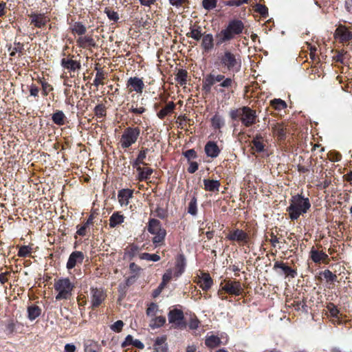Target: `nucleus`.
Listing matches in <instances>:
<instances>
[{"label": "nucleus", "instance_id": "nucleus-1", "mask_svg": "<svg viewBox=\"0 0 352 352\" xmlns=\"http://www.w3.org/2000/svg\"><path fill=\"white\" fill-rule=\"evenodd\" d=\"M217 82L219 84L214 87L215 90L219 93H223L225 89H228L232 87L234 80L223 74H210L203 80V89L206 92H210L212 87Z\"/></svg>", "mask_w": 352, "mask_h": 352}, {"label": "nucleus", "instance_id": "nucleus-2", "mask_svg": "<svg viewBox=\"0 0 352 352\" xmlns=\"http://www.w3.org/2000/svg\"><path fill=\"white\" fill-rule=\"evenodd\" d=\"M310 207L309 199L298 194L292 197L290 204L287 208V211L292 220H296L301 214L306 213Z\"/></svg>", "mask_w": 352, "mask_h": 352}, {"label": "nucleus", "instance_id": "nucleus-3", "mask_svg": "<svg viewBox=\"0 0 352 352\" xmlns=\"http://www.w3.org/2000/svg\"><path fill=\"white\" fill-rule=\"evenodd\" d=\"M220 65L224 69L233 73H238L241 68V59L238 54L226 50L219 57Z\"/></svg>", "mask_w": 352, "mask_h": 352}, {"label": "nucleus", "instance_id": "nucleus-4", "mask_svg": "<svg viewBox=\"0 0 352 352\" xmlns=\"http://www.w3.org/2000/svg\"><path fill=\"white\" fill-rule=\"evenodd\" d=\"M244 29L243 23L239 19H234L229 22L226 29L221 31L219 36H221L219 43H223L230 41L235 36L242 33Z\"/></svg>", "mask_w": 352, "mask_h": 352}, {"label": "nucleus", "instance_id": "nucleus-5", "mask_svg": "<svg viewBox=\"0 0 352 352\" xmlns=\"http://www.w3.org/2000/svg\"><path fill=\"white\" fill-rule=\"evenodd\" d=\"M148 231L155 235L152 239L153 243L155 247L161 245L166 237V231L162 228L161 223L159 220L151 219L148 224Z\"/></svg>", "mask_w": 352, "mask_h": 352}, {"label": "nucleus", "instance_id": "nucleus-6", "mask_svg": "<svg viewBox=\"0 0 352 352\" xmlns=\"http://www.w3.org/2000/svg\"><path fill=\"white\" fill-rule=\"evenodd\" d=\"M74 286L67 278L58 279L54 283V289L57 292L56 300H67L72 296Z\"/></svg>", "mask_w": 352, "mask_h": 352}, {"label": "nucleus", "instance_id": "nucleus-7", "mask_svg": "<svg viewBox=\"0 0 352 352\" xmlns=\"http://www.w3.org/2000/svg\"><path fill=\"white\" fill-rule=\"evenodd\" d=\"M140 134L138 127H127L121 135L120 144L122 148H127L135 144Z\"/></svg>", "mask_w": 352, "mask_h": 352}, {"label": "nucleus", "instance_id": "nucleus-8", "mask_svg": "<svg viewBox=\"0 0 352 352\" xmlns=\"http://www.w3.org/2000/svg\"><path fill=\"white\" fill-rule=\"evenodd\" d=\"M241 111L240 120L245 126L249 127L256 123L257 118L256 111L248 107H243L241 108Z\"/></svg>", "mask_w": 352, "mask_h": 352}, {"label": "nucleus", "instance_id": "nucleus-9", "mask_svg": "<svg viewBox=\"0 0 352 352\" xmlns=\"http://www.w3.org/2000/svg\"><path fill=\"white\" fill-rule=\"evenodd\" d=\"M168 319L175 328H182L185 327L184 322V316L182 310L178 309H173L168 312Z\"/></svg>", "mask_w": 352, "mask_h": 352}, {"label": "nucleus", "instance_id": "nucleus-10", "mask_svg": "<svg viewBox=\"0 0 352 352\" xmlns=\"http://www.w3.org/2000/svg\"><path fill=\"white\" fill-rule=\"evenodd\" d=\"M106 294L102 288H91L90 292V300L91 307H99L105 300Z\"/></svg>", "mask_w": 352, "mask_h": 352}, {"label": "nucleus", "instance_id": "nucleus-11", "mask_svg": "<svg viewBox=\"0 0 352 352\" xmlns=\"http://www.w3.org/2000/svg\"><path fill=\"white\" fill-rule=\"evenodd\" d=\"M222 289L229 294L239 296L242 291L241 285L239 281H226V284L222 286Z\"/></svg>", "mask_w": 352, "mask_h": 352}, {"label": "nucleus", "instance_id": "nucleus-12", "mask_svg": "<svg viewBox=\"0 0 352 352\" xmlns=\"http://www.w3.org/2000/svg\"><path fill=\"white\" fill-rule=\"evenodd\" d=\"M83 259L84 254L82 252L74 251L69 255L66 267L68 270L73 269L78 264L82 263Z\"/></svg>", "mask_w": 352, "mask_h": 352}, {"label": "nucleus", "instance_id": "nucleus-13", "mask_svg": "<svg viewBox=\"0 0 352 352\" xmlns=\"http://www.w3.org/2000/svg\"><path fill=\"white\" fill-rule=\"evenodd\" d=\"M127 87H131V91H134L138 94H142L144 88L143 80L138 77H131L127 80Z\"/></svg>", "mask_w": 352, "mask_h": 352}, {"label": "nucleus", "instance_id": "nucleus-14", "mask_svg": "<svg viewBox=\"0 0 352 352\" xmlns=\"http://www.w3.org/2000/svg\"><path fill=\"white\" fill-rule=\"evenodd\" d=\"M227 239L230 241H235L239 243H247L248 236L246 232L242 230L236 229L232 232H230L227 236Z\"/></svg>", "mask_w": 352, "mask_h": 352}, {"label": "nucleus", "instance_id": "nucleus-15", "mask_svg": "<svg viewBox=\"0 0 352 352\" xmlns=\"http://www.w3.org/2000/svg\"><path fill=\"white\" fill-rule=\"evenodd\" d=\"M30 16L31 18V23L38 28L44 27L50 21L49 18L43 14L33 13Z\"/></svg>", "mask_w": 352, "mask_h": 352}, {"label": "nucleus", "instance_id": "nucleus-16", "mask_svg": "<svg viewBox=\"0 0 352 352\" xmlns=\"http://www.w3.org/2000/svg\"><path fill=\"white\" fill-rule=\"evenodd\" d=\"M186 265V258L183 254H179L176 257L175 268L174 276L175 277L180 276L184 272Z\"/></svg>", "mask_w": 352, "mask_h": 352}, {"label": "nucleus", "instance_id": "nucleus-17", "mask_svg": "<svg viewBox=\"0 0 352 352\" xmlns=\"http://www.w3.org/2000/svg\"><path fill=\"white\" fill-rule=\"evenodd\" d=\"M166 341V336L157 337L155 339V343L153 344V352H168V349Z\"/></svg>", "mask_w": 352, "mask_h": 352}, {"label": "nucleus", "instance_id": "nucleus-18", "mask_svg": "<svg viewBox=\"0 0 352 352\" xmlns=\"http://www.w3.org/2000/svg\"><path fill=\"white\" fill-rule=\"evenodd\" d=\"M198 284L203 290L206 291L212 287L213 280L209 274L201 273L199 277Z\"/></svg>", "mask_w": 352, "mask_h": 352}, {"label": "nucleus", "instance_id": "nucleus-19", "mask_svg": "<svg viewBox=\"0 0 352 352\" xmlns=\"http://www.w3.org/2000/svg\"><path fill=\"white\" fill-rule=\"evenodd\" d=\"M133 196V190L129 189H122L118 191V199L120 204L127 206L129 203V200Z\"/></svg>", "mask_w": 352, "mask_h": 352}, {"label": "nucleus", "instance_id": "nucleus-20", "mask_svg": "<svg viewBox=\"0 0 352 352\" xmlns=\"http://www.w3.org/2000/svg\"><path fill=\"white\" fill-rule=\"evenodd\" d=\"M336 36L339 38L341 42H346L352 40V33L342 26L336 29Z\"/></svg>", "mask_w": 352, "mask_h": 352}, {"label": "nucleus", "instance_id": "nucleus-21", "mask_svg": "<svg viewBox=\"0 0 352 352\" xmlns=\"http://www.w3.org/2000/svg\"><path fill=\"white\" fill-rule=\"evenodd\" d=\"M201 47L205 52H209L214 47V38L212 34L204 35L201 40Z\"/></svg>", "mask_w": 352, "mask_h": 352}, {"label": "nucleus", "instance_id": "nucleus-22", "mask_svg": "<svg viewBox=\"0 0 352 352\" xmlns=\"http://www.w3.org/2000/svg\"><path fill=\"white\" fill-rule=\"evenodd\" d=\"M205 152L207 156L214 158L219 155L220 150L215 142H208L205 146Z\"/></svg>", "mask_w": 352, "mask_h": 352}, {"label": "nucleus", "instance_id": "nucleus-23", "mask_svg": "<svg viewBox=\"0 0 352 352\" xmlns=\"http://www.w3.org/2000/svg\"><path fill=\"white\" fill-rule=\"evenodd\" d=\"M76 42L78 46L82 48H86L87 47H96L95 41L91 36H80L77 39Z\"/></svg>", "mask_w": 352, "mask_h": 352}, {"label": "nucleus", "instance_id": "nucleus-24", "mask_svg": "<svg viewBox=\"0 0 352 352\" xmlns=\"http://www.w3.org/2000/svg\"><path fill=\"white\" fill-rule=\"evenodd\" d=\"M278 268H280L281 269V270L283 271V272L286 275V276H289L292 278H294L297 273L295 270H292L291 267H289V266L286 265L284 263H282V262H276L274 265V269L276 270V269H278Z\"/></svg>", "mask_w": 352, "mask_h": 352}, {"label": "nucleus", "instance_id": "nucleus-25", "mask_svg": "<svg viewBox=\"0 0 352 352\" xmlns=\"http://www.w3.org/2000/svg\"><path fill=\"white\" fill-rule=\"evenodd\" d=\"M204 34L201 32V28L198 25L190 26V32L186 33L187 37H190L195 41H199L201 38L204 36Z\"/></svg>", "mask_w": 352, "mask_h": 352}, {"label": "nucleus", "instance_id": "nucleus-26", "mask_svg": "<svg viewBox=\"0 0 352 352\" xmlns=\"http://www.w3.org/2000/svg\"><path fill=\"white\" fill-rule=\"evenodd\" d=\"M125 217L119 212H113L109 218V226L116 228L124 222Z\"/></svg>", "mask_w": 352, "mask_h": 352}, {"label": "nucleus", "instance_id": "nucleus-27", "mask_svg": "<svg viewBox=\"0 0 352 352\" xmlns=\"http://www.w3.org/2000/svg\"><path fill=\"white\" fill-rule=\"evenodd\" d=\"M204 189L207 191L214 192L219 191L220 182L214 179H204Z\"/></svg>", "mask_w": 352, "mask_h": 352}, {"label": "nucleus", "instance_id": "nucleus-28", "mask_svg": "<svg viewBox=\"0 0 352 352\" xmlns=\"http://www.w3.org/2000/svg\"><path fill=\"white\" fill-rule=\"evenodd\" d=\"M61 65L69 71L74 72L77 69H79L80 67V63L72 59H67V58H63L61 60Z\"/></svg>", "mask_w": 352, "mask_h": 352}, {"label": "nucleus", "instance_id": "nucleus-29", "mask_svg": "<svg viewBox=\"0 0 352 352\" xmlns=\"http://www.w3.org/2000/svg\"><path fill=\"white\" fill-rule=\"evenodd\" d=\"M175 104L173 102H169L164 108H162L157 114L160 119H164L166 116L170 114L174 109Z\"/></svg>", "mask_w": 352, "mask_h": 352}, {"label": "nucleus", "instance_id": "nucleus-30", "mask_svg": "<svg viewBox=\"0 0 352 352\" xmlns=\"http://www.w3.org/2000/svg\"><path fill=\"white\" fill-rule=\"evenodd\" d=\"M41 313V309L36 305H31L28 307V317L30 320H34L38 318Z\"/></svg>", "mask_w": 352, "mask_h": 352}, {"label": "nucleus", "instance_id": "nucleus-31", "mask_svg": "<svg viewBox=\"0 0 352 352\" xmlns=\"http://www.w3.org/2000/svg\"><path fill=\"white\" fill-rule=\"evenodd\" d=\"M310 254L311 258L314 263H320L327 258V255L325 253L319 252L314 248L311 249Z\"/></svg>", "mask_w": 352, "mask_h": 352}, {"label": "nucleus", "instance_id": "nucleus-32", "mask_svg": "<svg viewBox=\"0 0 352 352\" xmlns=\"http://www.w3.org/2000/svg\"><path fill=\"white\" fill-rule=\"evenodd\" d=\"M212 126L214 129H220L225 125V120L222 116L219 114H215L211 118Z\"/></svg>", "mask_w": 352, "mask_h": 352}, {"label": "nucleus", "instance_id": "nucleus-33", "mask_svg": "<svg viewBox=\"0 0 352 352\" xmlns=\"http://www.w3.org/2000/svg\"><path fill=\"white\" fill-rule=\"evenodd\" d=\"M65 116L62 111H57L52 116V120L57 125L61 126L65 123Z\"/></svg>", "mask_w": 352, "mask_h": 352}, {"label": "nucleus", "instance_id": "nucleus-34", "mask_svg": "<svg viewBox=\"0 0 352 352\" xmlns=\"http://www.w3.org/2000/svg\"><path fill=\"white\" fill-rule=\"evenodd\" d=\"M72 31L74 34L83 35L87 32V28L80 22H75L72 26Z\"/></svg>", "mask_w": 352, "mask_h": 352}, {"label": "nucleus", "instance_id": "nucleus-35", "mask_svg": "<svg viewBox=\"0 0 352 352\" xmlns=\"http://www.w3.org/2000/svg\"><path fill=\"white\" fill-rule=\"evenodd\" d=\"M262 139L263 138L261 135H256L252 142L254 148L257 152H262L264 151L265 145Z\"/></svg>", "mask_w": 352, "mask_h": 352}, {"label": "nucleus", "instance_id": "nucleus-36", "mask_svg": "<svg viewBox=\"0 0 352 352\" xmlns=\"http://www.w3.org/2000/svg\"><path fill=\"white\" fill-rule=\"evenodd\" d=\"M166 322V318L164 316H157L153 318L149 324L152 329H156L162 327Z\"/></svg>", "mask_w": 352, "mask_h": 352}, {"label": "nucleus", "instance_id": "nucleus-37", "mask_svg": "<svg viewBox=\"0 0 352 352\" xmlns=\"http://www.w3.org/2000/svg\"><path fill=\"white\" fill-rule=\"evenodd\" d=\"M175 80L180 85H185L187 82V72L184 69H179Z\"/></svg>", "mask_w": 352, "mask_h": 352}, {"label": "nucleus", "instance_id": "nucleus-38", "mask_svg": "<svg viewBox=\"0 0 352 352\" xmlns=\"http://www.w3.org/2000/svg\"><path fill=\"white\" fill-rule=\"evenodd\" d=\"M221 341L219 337L216 336H211L206 338L205 344L210 348H214L220 344Z\"/></svg>", "mask_w": 352, "mask_h": 352}, {"label": "nucleus", "instance_id": "nucleus-39", "mask_svg": "<svg viewBox=\"0 0 352 352\" xmlns=\"http://www.w3.org/2000/svg\"><path fill=\"white\" fill-rule=\"evenodd\" d=\"M97 72L96 74V77L94 80V85H95L96 87H98V85H102L103 84V80L105 78V75H104V72L100 69H98V68H96Z\"/></svg>", "mask_w": 352, "mask_h": 352}, {"label": "nucleus", "instance_id": "nucleus-40", "mask_svg": "<svg viewBox=\"0 0 352 352\" xmlns=\"http://www.w3.org/2000/svg\"><path fill=\"white\" fill-rule=\"evenodd\" d=\"M126 254L130 259H132L137 256L140 257V254H141L140 248L135 245H132L129 248Z\"/></svg>", "mask_w": 352, "mask_h": 352}, {"label": "nucleus", "instance_id": "nucleus-41", "mask_svg": "<svg viewBox=\"0 0 352 352\" xmlns=\"http://www.w3.org/2000/svg\"><path fill=\"white\" fill-rule=\"evenodd\" d=\"M140 258L142 260L157 262L160 260V256L157 254L144 252L140 254Z\"/></svg>", "mask_w": 352, "mask_h": 352}, {"label": "nucleus", "instance_id": "nucleus-42", "mask_svg": "<svg viewBox=\"0 0 352 352\" xmlns=\"http://www.w3.org/2000/svg\"><path fill=\"white\" fill-rule=\"evenodd\" d=\"M272 106L277 109V110H282L287 107L286 102L281 100V99H274L271 101Z\"/></svg>", "mask_w": 352, "mask_h": 352}, {"label": "nucleus", "instance_id": "nucleus-43", "mask_svg": "<svg viewBox=\"0 0 352 352\" xmlns=\"http://www.w3.org/2000/svg\"><path fill=\"white\" fill-rule=\"evenodd\" d=\"M147 151H148L147 148L143 149V150L140 151V153L138 154V156L137 159L135 160V161L133 163V166H138V165H140V164H143V165L145 164L144 162V160L146 157Z\"/></svg>", "mask_w": 352, "mask_h": 352}, {"label": "nucleus", "instance_id": "nucleus-44", "mask_svg": "<svg viewBox=\"0 0 352 352\" xmlns=\"http://www.w3.org/2000/svg\"><path fill=\"white\" fill-rule=\"evenodd\" d=\"M327 308L331 317L339 320V310L333 303H329Z\"/></svg>", "mask_w": 352, "mask_h": 352}, {"label": "nucleus", "instance_id": "nucleus-45", "mask_svg": "<svg viewBox=\"0 0 352 352\" xmlns=\"http://www.w3.org/2000/svg\"><path fill=\"white\" fill-rule=\"evenodd\" d=\"M188 212L189 214L195 216L197 214V199L194 197L188 204Z\"/></svg>", "mask_w": 352, "mask_h": 352}, {"label": "nucleus", "instance_id": "nucleus-46", "mask_svg": "<svg viewBox=\"0 0 352 352\" xmlns=\"http://www.w3.org/2000/svg\"><path fill=\"white\" fill-rule=\"evenodd\" d=\"M153 173V169L151 168H144L140 174L138 175V179L139 181H144L150 178L151 175Z\"/></svg>", "mask_w": 352, "mask_h": 352}, {"label": "nucleus", "instance_id": "nucleus-47", "mask_svg": "<svg viewBox=\"0 0 352 352\" xmlns=\"http://www.w3.org/2000/svg\"><path fill=\"white\" fill-rule=\"evenodd\" d=\"M217 0H203L202 6L204 9L210 10L217 6Z\"/></svg>", "mask_w": 352, "mask_h": 352}, {"label": "nucleus", "instance_id": "nucleus-48", "mask_svg": "<svg viewBox=\"0 0 352 352\" xmlns=\"http://www.w3.org/2000/svg\"><path fill=\"white\" fill-rule=\"evenodd\" d=\"M40 83L42 86L43 95L46 96L49 92L53 90V87L47 82L44 80H40Z\"/></svg>", "mask_w": 352, "mask_h": 352}, {"label": "nucleus", "instance_id": "nucleus-49", "mask_svg": "<svg viewBox=\"0 0 352 352\" xmlns=\"http://www.w3.org/2000/svg\"><path fill=\"white\" fill-rule=\"evenodd\" d=\"M158 311V306L155 303H151L146 309V315L150 317L155 316Z\"/></svg>", "mask_w": 352, "mask_h": 352}, {"label": "nucleus", "instance_id": "nucleus-50", "mask_svg": "<svg viewBox=\"0 0 352 352\" xmlns=\"http://www.w3.org/2000/svg\"><path fill=\"white\" fill-rule=\"evenodd\" d=\"M104 13L107 14L108 18L111 21L116 22L119 19V15L118 12L111 10L107 8H105Z\"/></svg>", "mask_w": 352, "mask_h": 352}, {"label": "nucleus", "instance_id": "nucleus-51", "mask_svg": "<svg viewBox=\"0 0 352 352\" xmlns=\"http://www.w3.org/2000/svg\"><path fill=\"white\" fill-rule=\"evenodd\" d=\"M129 111L135 114H142L146 111V109L143 107H138V104L133 103L130 106Z\"/></svg>", "mask_w": 352, "mask_h": 352}, {"label": "nucleus", "instance_id": "nucleus-52", "mask_svg": "<svg viewBox=\"0 0 352 352\" xmlns=\"http://www.w3.org/2000/svg\"><path fill=\"white\" fill-rule=\"evenodd\" d=\"M94 113L96 116L102 118L105 115V108L102 104H98L94 108Z\"/></svg>", "mask_w": 352, "mask_h": 352}, {"label": "nucleus", "instance_id": "nucleus-53", "mask_svg": "<svg viewBox=\"0 0 352 352\" xmlns=\"http://www.w3.org/2000/svg\"><path fill=\"white\" fill-rule=\"evenodd\" d=\"M255 10L263 16H266L268 12V9L265 6L259 3L256 5Z\"/></svg>", "mask_w": 352, "mask_h": 352}, {"label": "nucleus", "instance_id": "nucleus-54", "mask_svg": "<svg viewBox=\"0 0 352 352\" xmlns=\"http://www.w3.org/2000/svg\"><path fill=\"white\" fill-rule=\"evenodd\" d=\"M323 276L327 281L333 282L336 279V275L333 274L330 270H326L323 272Z\"/></svg>", "mask_w": 352, "mask_h": 352}, {"label": "nucleus", "instance_id": "nucleus-55", "mask_svg": "<svg viewBox=\"0 0 352 352\" xmlns=\"http://www.w3.org/2000/svg\"><path fill=\"white\" fill-rule=\"evenodd\" d=\"M124 326L122 320H118L111 326V329L116 332H120Z\"/></svg>", "mask_w": 352, "mask_h": 352}, {"label": "nucleus", "instance_id": "nucleus-56", "mask_svg": "<svg viewBox=\"0 0 352 352\" xmlns=\"http://www.w3.org/2000/svg\"><path fill=\"white\" fill-rule=\"evenodd\" d=\"M171 6L175 8H180L187 3L188 0H168Z\"/></svg>", "mask_w": 352, "mask_h": 352}, {"label": "nucleus", "instance_id": "nucleus-57", "mask_svg": "<svg viewBox=\"0 0 352 352\" xmlns=\"http://www.w3.org/2000/svg\"><path fill=\"white\" fill-rule=\"evenodd\" d=\"M98 346L96 344H89L85 346V352H98Z\"/></svg>", "mask_w": 352, "mask_h": 352}, {"label": "nucleus", "instance_id": "nucleus-58", "mask_svg": "<svg viewBox=\"0 0 352 352\" xmlns=\"http://www.w3.org/2000/svg\"><path fill=\"white\" fill-rule=\"evenodd\" d=\"M173 277V272L171 270H168L166 272V273L163 275L162 280L163 284H166L168 281L172 279Z\"/></svg>", "mask_w": 352, "mask_h": 352}, {"label": "nucleus", "instance_id": "nucleus-59", "mask_svg": "<svg viewBox=\"0 0 352 352\" xmlns=\"http://www.w3.org/2000/svg\"><path fill=\"white\" fill-rule=\"evenodd\" d=\"M199 321L197 318H191L188 327L192 330H195L199 327Z\"/></svg>", "mask_w": 352, "mask_h": 352}, {"label": "nucleus", "instance_id": "nucleus-60", "mask_svg": "<svg viewBox=\"0 0 352 352\" xmlns=\"http://www.w3.org/2000/svg\"><path fill=\"white\" fill-rule=\"evenodd\" d=\"M241 108L231 110L230 111V116L232 120H236L238 118H241Z\"/></svg>", "mask_w": 352, "mask_h": 352}, {"label": "nucleus", "instance_id": "nucleus-61", "mask_svg": "<svg viewBox=\"0 0 352 352\" xmlns=\"http://www.w3.org/2000/svg\"><path fill=\"white\" fill-rule=\"evenodd\" d=\"M184 156L188 160L195 159L197 157L196 152L193 149H189L184 153Z\"/></svg>", "mask_w": 352, "mask_h": 352}, {"label": "nucleus", "instance_id": "nucleus-62", "mask_svg": "<svg viewBox=\"0 0 352 352\" xmlns=\"http://www.w3.org/2000/svg\"><path fill=\"white\" fill-rule=\"evenodd\" d=\"M135 339H133V336L131 335H128L122 344V346L125 347L129 345H133V342Z\"/></svg>", "mask_w": 352, "mask_h": 352}, {"label": "nucleus", "instance_id": "nucleus-63", "mask_svg": "<svg viewBox=\"0 0 352 352\" xmlns=\"http://www.w3.org/2000/svg\"><path fill=\"white\" fill-rule=\"evenodd\" d=\"M15 329V324L12 320H9L6 326V330L8 333H12Z\"/></svg>", "mask_w": 352, "mask_h": 352}, {"label": "nucleus", "instance_id": "nucleus-64", "mask_svg": "<svg viewBox=\"0 0 352 352\" xmlns=\"http://www.w3.org/2000/svg\"><path fill=\"white\" fill-rule=\"evenodd\" d=\"M198 164L195 162H191L190 163V166L188 168V171L190 173H195L197 169H198Z\"/></svg>", "mask_w": 352, "mask_h": 352}]
</instances>
